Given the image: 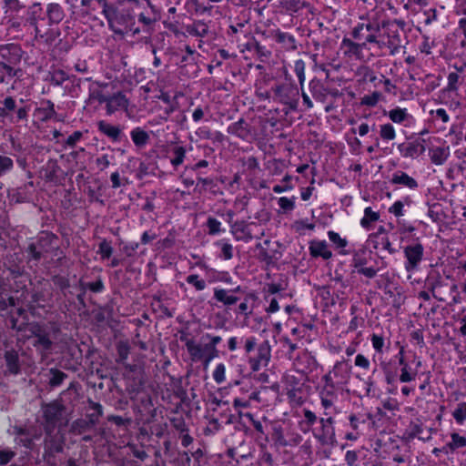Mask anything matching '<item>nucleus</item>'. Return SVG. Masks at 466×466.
I'll list each match as a JSON object with an SVG mask.
<instances>
[{"mask_svg":"<svg viewBox=\"0 0 466 466\" xmlns=\"http://www.w3.org/2000/svg\"><path fill=\"white\" fill-rule=\"evenodd\" d=\"M227 132L243 141H250L254 137L252 127L243 117L230 124Z\"/></svg>","mask_w":466,"mask_h":466,"instance_id":"f3484780","label":"nucleus"},{"mask_svg":"<svg viewBox=\"0 0 466 466\" xmlns=\"http://www.w3.org/2000/svg\"><path fill=\"white\" fill-rule=\"evenodd\" d=\"M269 36L278 44L281 45V47L285 51L293 52L298 48L295 36L288 32H282L279 29H276L269 32Z\"/></svg>","mask_w":466,"mask_h":466,"instance_id":"5701e85b","label":"nucleus"},{"mask_svg":"<svg viewBox=\"0 0 466 466\" xmlns=\"http://www.w3.org/2000/svg\"><path fill=\"white\" fill-rule=\"evenodd\" d=\"M186 31L193 36L205 37L209 32L208 25L203 20H196L186 26Z\"/></svg>","mask_w":466,"mask_h":466,"instance_id":"58836bf2","label":"nucleus"},{"mask_svg":"<svg viewBox=\"0 0 466 466\" xmlns=\"http://www.w3.org/2000/svg\"><path fill=\"white\" fill-rule=\"evenodd\" d=\"M342 46L348 47L346 54L355 56H360L362 49L367 48V43L364 41L363 43H355L349 38H343Z\"/></svg>","mask_w":466,"mask_h":466,"instance_id":"a18cd8bd","label":"nucleus"},{"mask_svg":"<svg viewBox=\"0 0 466 466\" xmlns=\"http://www.w3.org/2000/svg\"><path fill=\"white\" fill-rule=\"evenodd\" d=\"M60 167L56 159H49L45 166V177L48 181L56 180Z\"/></svg>","mask_w":466,"mask_h":466,"instance_id":"49530a36","label":"nucleus"},{"mask_svg":"<svg viewBox=\"0 0 466 466\" xmlns=\"http://www.w3.org/2000/svg\"><path fill=\"white\" fill-rule=\"evenodd\" d=\"M424 142V139L404 142L398 145V150L402 157L416 158L425 152L426 147Z\"/></svg>","mask_w":466,"mask_h":466,"instance_id":"aec40b11","label":"nucleus"},{"mask_svg":"<svg viewBox=\"0 0 466 466\" xmlns=\"http://www.w3.org/2000/svg\"><path fill=\"white\" fill-rule=\"evenodd\" d=\"M371 242L374 249L381 248L387 250L390 254L396 253V249L392 247V244L387 236H382L379 238H371Z\"/></svg>","mask_w":466,"mask_h":466,"instance_id":"09e8293b","label":"nucleus"},{"mask_svg":"<svg viewBox=\"0 0 466 466\" xmlns=\"http://www.w3.org/2000/svg\"><path fill=\"white\" fill-rule=\"evenodd\" d=\"M410 438H418L422 441H429L432 438V434L436 431L432 428L425 427L421 422H410L409 429Z\"/></svg>","mask_w":466,"mask_h":466,"instance_id":"a878e982","label":"nucleus"},{"mask_svg":"<svg viewBox=\"0 0 466 466\" xmlns=\"http://www.w3.org/2000/svg\"><path fill=\"white\" fill-rule=\"evenodd\" d=\"M34 116L40 122H47L51 119H56L57 113L55 109V104L49 99L43 100L41 106L35 109Z\"/></svg>","mask_w":466,"mask_h":466,"instance_id":"393cba45","label":"nucleus"},{"mask_svg":"<svg viewBox=\"0 0 466 466\" xmlns=\"http://www.w3.org/2000/svg\"><path fill=\"white\" fill-rule=\"evenodd\" d=\"M105 104L106 115L111 116L120 109H126L128 106V100L122 92H117L112 96H107Z\"/></svg>","mask_w":466,"mask_h":466,"instance_id":"b1692460","label":"nucleus"},{"mask_svg":"<svg viewBox=\"0 0 466 466\" xmlns=\"http://www.w3.org/2000/svg\"><path fill=\"white\" fill-rule=\"evenodd\" d=\"M15 441L16 444L25 449L40 453V447L35 444V441L39 440L42 433L35 428H25L22 426H15L13 428Z\"/></svg>","mask_w":466,"mask_h":466,"instance_id":"9b49d317","label":"nucleus"},{"mask_svg":"<svg viewBox=\"0 0 466 466\" xmlns=\"http://www.w3.org/2000/svg\"><path fill=\"white\" fill-rule=\"evenodd\" d=\"M2 105V110L4 112L3 117H10L11 114L17 108L16 101L11 96H5Z\"/></svg>","mask_w":466,"mask_h":466,"instance_id":"680f3d73","label":"nucleus"},{"mask_svg":"<svg viewBox=\"0 0 466 466\" xmlns=\"http://www.w3.org/2000/svg\"><path fill=\"white\" fill-rule=\"evenodd\" d=\"M270 345L268 340L263 341L258 347L257 356L250 358L248 363L253 371H258L261 367L268 365L270 360Z\"/></svg>","mask_w":466,"mask_h":466,"instance_id":"412c9836","label":"nucleus"},{"mask_svg":"<svg viewBox=\"0 0 466 466\" xmlns=\"http://www.w3.org/2000/svg\"><path fill=\"white\" fill-rule=\"evenodd\" d=\"M24 53L21 46L18 44L0 45V58L7 64H20Z\"/></svg>","mask_w":466,"mask_h":466,"instance_id":"a211bd4d","label":"nucleus"},{"mask_svg":"<svg viewBox=\"0 0 466 466\" xmlns=\"http://www.w3.org/2000/svg\"><path fill=\"white\" fill-rule=\"evenodd\" d=\"M140 6L139 0H116L106 16L109 28L116 34H123L135 23V9Z\"/></svg>","mask_w":466,"mask_h":466,"instance_id":"f257e3e1","label":"nucleus"},{"mask_svg":"<svg viewBox=\"0 0 466 466\" xmlns=\"http://www.w3.org/2000/svg\"><path fill=\"white\" fill-rule=\"evenodd\" d=\"M82 290L89 289L94 293H102L105 290V285L101 277H98L94 282H79Z\"/></svg>","mask_w":466,"mask_h":466,"instance_id":"4d7b16f0","label":"nucleus"},{"mask_svg":"<svg viewBox=\"0 0 466 466\" xmlns=\"http://www.w3.org/2000/svg\"><path fill=\"white\" fill-rule=\"evenodd\" d=\"M338 413L327 410L320 413L319 425L312 429V435L320 445L334 447L337 444L335 415Z\"/></svg>","mask_w":466,"mask_h":466,"instance_id":"39448f33","label":"nucleus"},{"mask_svg":"<svg viewBox=\"0 0 466 466\" xmlns=\"http://www.w3.org/2000/svg\"><path fill=\"white\" fill-rule=\"evenodd\" d=\"M103 415V407L100 403L95 402L92 400H88V407L86 411V419L89 423L96 426L100 417Z\"/></svg>","mask_w":466,"mask_h":466,"instance_id":"a19ab883","label":"nucleus"},{"mask_svg":"<svg viewBox=\"0 0 466 466\" xmlns=\"http://www.w3.org/2000/svg\"><path fill=\"white\" fill-rule=\"evenodd\" d=\"M46 25L48 29L58 25L66 16L64 8L57 3H49L46 7Z\"/></svg>","mask_w":466,"mask_h":466,"instance_id":"4be33fe9","label":"nucleus"},{"mask_svg":"<svg viewBox=\"0 0 466 466\" xmlns=\"http://www.w3.org/2000/svg\"><path fill=\"white\" fill-rule=\"evenodd\" d=\"M349 425L353 431H361L362 426L366 424L367 419L362 414L351 413L348 417Z\"/></svg>","mask_w":466,"mask_h":466,"instance_id":"6e6d98bb","label":"nucleus"},{"mask_svg":"<svg viewBox=\"0 0 466 466\" xmlns=\"http://www.w3.org/2000/svg\"><path fill=\"white\" fill-rule=\"evenodd\" d=\"M247 49L254 51L261 62L268 60L272 55L271 51L267 46L261 45L256 39H252L247 44Z\"/></svg>","mask_w":466,"mask_h":466,"instance_id":"ea45409f","label":"nucleus"},{"mask_svg":"<svg viewBox=\"0 0 466 466\" xmlns=\"http://www.w3.org/2000/svg\"><path fill=\"white\" fill-rule=\"evenodd\" d=\"M171 153L173 157L170 159V163L174 167H177L184 162L187 150L184 147L177 145L172 147Z\"/></svg>","mask_w":466,"mask_h":466,"instance_id":"3c124183","label":"nucleus"},{"mask_svg":"<svg viewBox=\"0 0 466 466\" xmlns=\"http://www.w3.org/2000/svg\"><path fill=\"white\" fill-rule=\"evenodd\" d=\"M273 101L283 105V112L288 115L298 110L299 104V89L292 82L277 83L271 87Z\"/></svg>","mask_w":466,"mask_h":466,"instance_id":"20e7f679","label":"nucleus"},{"mask_svg":"<svg viewBox=\"0 0 466 466\" xmlns=\"http://www.w3.org/2000/svg\"><path fill=\"white\" fill-rule=\"evenodd\" d=\"M54 290L49 280L42 279L34 289L29 308L35 305L38 308L51 307L53 303Z\"/></svg>","mask_w":466,"mask_h":466,"instance_id":"f8f14e48","label":"nucleus"},{"mask_svg":"<svg viewBox=\"0 0 466 466\" xmlns=\"http://www.w3.org/2000/svg\"><path fill=\"white\" fill-rule=\"evenodd\" d=\"M97 130L112 142L117 143L127 140V137L123 132V128L119 125H112L106 120H100L96 123Z\"/></svg>","mask_w":466,"mask_h":466,"instance_id":"6ab92c4d","label":"nucleus"},{"mask_svg":"<svg viewBox=\"0 0 466 466\" xmlns=\"http://www.w3.org/2000/svg\"><path fill=\"white\" fill-rule=\"evenodd\" d=\"M5 360L9 373L16 375L20 372V362L18 352L15 350H6L5 352Z\"/></svg>","mask_w":466,"mask_h":466,"instance_id":"e433bc0d","label":"nucleus"},{"mask_svg":"<svg viewBox=\"0 0 466 466\" xmlns=\"http://www.w3.org/2000/svg\"><path fill=\"white\" fill-rule=\"evenodd\" d=\"M106 97L107 96L100 88H96L93 86H89L88 102L97 101L99 104H103L106 101Z\"/></svg>","mask_w":466,"mask_h":466,"instance_id":"338daca9","label":"nucleus"},{"mask_svg":"<svg viewBox=\"0 0 466 466\" xmlns=\"http://www.w3.org/2000/svg\"><path fill=\"white\" fill-rule=\"evenodd\" d=\"M317 391L323 410L339 412V409L336 406V403L342 391V387L340 382L334 380L331 372H328L321 377L320 382L317 387Z\"/></svg>","mask_w":466,"mask_h":466,"instance_id":"7ed1b4c3","label":"nucleus"},{"mask_svg":"<svg viewBox=\"0 0 466 466\" xmlns=\"http://www.w3.org/2000/svg\"><path fill=\"white\" fill-rule=\"evenodd\" d=\"M399 364L400 366V373L399 375V381L402 383L411 382L416 379L417 370L412 369L404 360L401 355L399 360Z\"/></svg>","mask_w":466,"mask_h":466,"instance_id":"f704fd0d","label":"nucleus"},{"mask_svg":"<svg viewBox=\"0 0 466 466\" xmlns=\"http://www.w3.org/2000/svg\"><path fill=\"white\" fill-rule=\"evenodd\" d=\"M242 293H244V287L242 286H237L229 289L215 288L213 299L221 303L226 309H230L242 299Z\"/></svg>","mask_w":466,"mask_h":466,"instance_id":"2eb2a0df","label":"nucleus"},{"mask_svg":"<svg viewBox=\"0 0 466 466\" xmlns=\"http://www.w3.org/2000/svg\"><path fill=\"white\" fill-rule=\"evenodd\" d=\"M381 368L388 385L394 386L399 380L398 369H392L390 364L382 363Z\"/></svg>","mask_w":466,"mask_h":466,"instance_id":"603ef678","label":"nucleus"},{"mask_svg":"<svg viewBox=\"0 0 466 466\" xmlns=\"http://www.w3.org/2000/svg\"><path fill=\"white\" fill-rule=\"evenodd\" d=\"M44 431H62L67 425L68 420L66 415V407L59 400L45 403L41 407Z\"/></svg>","mask_w":466,"mask_h":466,"instance_id":"423d86ee","label":"nucleus"},{"mask_svg":"<svg viewBox=\"0 0 466 466\" xmlns=\"http://www.w3.org/2000/svg\"><path fill=\"white\" fill-rule=\"evenodd\" d=\"M28 21L35 32V36L46 38V41L54 40L57 34L48 29L46 25V11L39 3L33 4L28 12Z\"/></svg>","mask_w":466,"mask_h":466,"instance_id":"9d476101","label":"nucleus"},{"mask_svg":"<svg viewBox=\"0 0 466 466\" xmlns=\"http://www.w3.org/2000/svg\"><path fill=\"white\" fill-rule=\"evenodd\" d=\"M450 155L449 147H437L430 149L431 160L435 165H442Z\"/></svg>","mask_w":466,"mask_h":466,"instance_id":"c03bdc74","label":"nucleus"},{"mask_svg":"<svg viewBox=\"0 0 466 466\" xmlns=\"http://www.w3.org/2000/svg\"><path fill=\"white\" fill-rule=\"evenodd\" d=\"M117 359L118 363H125L130 353V346L127 341L120 340L116 344Z\"/></svg>","mask_w":466,"mask_h":466,"instance_id":"13d9d810","label":"nucleus"},{"mask_svg":"<svg viewBox=\"0 0 466 466\" xmlns=\"http://www.w3.org/2000/svg\"><path fill=\"white\" fill-rule=\"evenodd\" d=\"M309 254L312 258H322L327 260L332 257V252L325 240H311L309 246Z\"/></svg>","mask_w":466,"mask_h":466,"instance_id":"cd10ccee","label":"nucleus"},{"mask_svg":"<svg viewBox=\"0 0 466 466\" xmlns=\"http://www.w3.org/2000/svg\"><path fill=\"white\" fill-rule=\"evenodd\" d=\"M406 23L402 19H385L381 21L383 36L387 37V46L391 54L398 53L402 46L401 32Z\"/></svg>","mask_w":466,"mask_h":466,"instance_id":"1a4fd4ad","label":"nucleus"},{"mask_svg":"<svg viewBox=\"0 0 466 466\" xmlns=\"http://www.w3.org/2000/svg\"><path fill=\"white\" fill-rule=\"evenodd\" d=\"M206 227L208 228V234L210 236H216L225 231V229L221 228V222L213 217L207 218Z\"/></svg>","mask_w":466,"mask_h":466,"instance_id":"052dcab7","label":"nucleus"},{"mask_svg":"<svg viewBox=\"0 0 466 466\" xmlns=\"http://www.w3.org/2000/svg\"><path fill=\"white\" fill-rule=\"evenodd\" d=\"M248 226L249 225L244 220H238L231 224L230 232L236 240H241L246 243L252 240L253 236Z\"/></svg>","mask_w":466,"mask_h":466,"instance_id":"bb28decb","label":"nucleus"},{"mask_svg":"<svg viewBox=\"0 0 466 466\" xmlns=\"http://www.w3.org/2000/svg\"><path fill=\"white\" fill-rule=\"evenodd\" d=\"M388 116L390 119L396 124H401L410 117L407 109L400 107H396L390 110Z\"/></svg>","mask_w":466,"mask_h":466,"instance_id":"864d4df0","label":"nucleus"},{"mask_svg":"<svg viewBox=\"0 0 466 466\" xmlns=\"http://www.w3.org/2000/svg\"><path fill=\"white\" fill-rule=\"evenodd\" d=\"M304 382L300 379L293 376H287V397L291 404L302 405L304 398L302 395V387Z\"/></svg>","mask_w":466,"mask_h":466,"instance_id":"dca6fc26","label":"nucleus"},{"mask_svg":"<svg viewBox=\"0 0 466 466\" xmlns=\"http://www.w3.org/2000/svg\"><path fill=\"white\" fill-rule=\"evenodd\" d=\"M380 137L384 141H390L396 137V131L390 123L380 126Z\"/></svg>","mask_w":466,"mask_h":466,"instance_id":"e2e57ef3","label":"nucleus"},{"mask_svg":"<svg viewBox=\"0 0 466 466\" xmlns=\"http://www.w3.org/2000/svg\"><path fill=\"white\" fill-rule=\"evenodd\" d=\"M94 427L87 419H77L71 425V431L75 434H82Z\"/></svg>","mask_w":466,"mask_h":466,"instance_id":"5fc2aeb1","label":"nucleus"},{"mask_svg":"<svg viewBox=\"0 0 466 466\" xmlns=\"http://www.w3.org/2000/svg\"><path fill=\"white\" fill-rule=\"evenodd\" d=\"M445 445L449 454L459 452L461 450L466 448V437L458 432H451V441Z\"/></svg>","mask_w":466,"mask_h":466,"instance_id":"c9c22d12","label":"nucleus"},{"mask_svg":"<svg viewBox=\"0 0 466 466\" xmlns=\"http://www.w3.org/2000/svg\"><path fill=\"white\" fill-rule=\"evenodd\" d=\"M452 416L458 424H462L466 420V402L459 403Z\"/></svg>","mask_w":466,"mask_h":466,"instance_id":"774afa93","label":"nucleus"},{"mask_svg":"<svg viewBox=\"0 0 466 466\" xmlns=\"http://www.w3.org/2000/svg\"><path fill=\"white\" fill-rule=\"evenodd\" d=\"M351 371V366L347 361H337L332 369L329 372H331V376L337 380L336 382H340V385L346 382L350 379V374Z\"/></svg>","mask_w":466,"mask_h":466,"instance_id":"c756f323","label":"nucleus"},{"mask_svg":"<svg viewBox=\"0 0 466 466\" xmlns=\"http://www.w3.org/2000/svg\"><path fill=\"white\" fill-rule=\"evenodd\" d=\"M187 350L193 360H204V350L200 344L196 343L194 340L187 341Z\"/></svg>","mask_w":466,"mask_h":466,"instance_id":"8fccbe9b","label":"nucleus"},{"mask_svg":"<svg viewBox=\"0 0 466 466\" xmlns=\"http://www.w3.org/2000/svg\"><path fill=\"white\" fill-rule=\"evenodd\" d=\"M390 183L393 185H400L410 189H416L419 186L417 180L404 171L395 172L392 175Z\"/></svg>","mask_w":466,"mask_h":466,"instance_id":"2f4dec72","label":"nucleus"},{"mask_svg":"<svg viewBox=\"0 0 466 466\" xmlns=\"http://www.w3.org/2000/svg\"><path fill=\"white\" fill-rule=\"evenodd\" d=\"M130 137L138 149L144 148L150 140L149 134L140 127H137L130 131Z\"/></svg>","mask_w":466,"mask_h":466,"instance_id":"473e14b6","label":"nucleus"},{"mask_svg":"<svg viewBox=\"0 0 466 466\" xmlns=\"http://www.w3.org/2000/svg\"><path fill=\"white\" fill-rule=\"evenodd\" d=\"M8 198L11 202L20 204L29 202L31 199V194L28 191L27 186L13 188L8 192Z\"/></svg>","mask_w":466,"mask_h":466,"instance_id":"72a5a7b5","label":"nucleus"},{"mask_svg":"<svg viewBox=\"0 0 466 466\" xmlns=\"http://www.w3.org/2000/svg\"><path fill=\"white\" fill-rule=\"evenodd\" d=\"M66 435L62 431H44L42 460L49 466H56V454L64 451Z\"/></svg>","mask_w":466,"mask_h":466,"instance_id":"0eeeda50","label":"nucleus"},{"mask_svg":"<svg viewBox=\"0 0 466 466\" xmlns=\"http://www.w3.org/2000/svg\"><path fill=\"white\" fill-rule=\"evenodd\" d=\"M57 241L58 237L56 234L44 231L35 241L27 246L26 253L30 259L39 261L45 254L59 250Z\"/></svg>","mask_w":466,"mask_h":466,"instance_id":"6e6552de","label":"nucleus"},{"mask_svg":"<svg viewBox=\"0 0 466 466\" xmlns=\"http://www.w3.org/2000/svg\"><path fill=\"white\" fill-rule=\"evenodd\" d=\"M380 218L378 212L372 210L370 207L364 209V217L360 220V225L364 228H369L371 222H375Z\"/></svg>","mask_w":466,"mask_h":466,"instance_id":"0e129e2a","label":"nucleus"},{"mask_svg":"<svg viewBox=\"0 0 466 466\" xmlns=\"http://www.w3.org/2000/svg\"><path fill=\"white\" fill-rule=\"evenodd\" d=\"M25 292L19 296H10L0 300V310H10V328L16 331H24L30 325L28 323L27 311L25 309Z\"/></svg>","mask_w":466,"mask_h":466,"instance_id":"f03ea898","label":"nucleus"},{"mask_svg":"<svg viewBox=\"0 0 466 466\" xmlns=\"http://www.w3.org/2000/svg\"><path fill=\"white\" fill-rule=\"evenodd\" d=\"M403 254L405 258L404 268L406 271L410 273L418 271L420 265L423 260V245L419 241L406 245L403 248Z\"/></svg>","mask_w":466,"mask_h":466,"instance_id":"ddd939ff","label":"nucleus"},{"mask_svg":"<svg viewBox=\"0 0 466 466\" xmlns=\"http://www.w3.org/2000/svg\"><path fill=\"white\" fill-rule=\"evenodd\" d=\"M241 298L242 299L238 301L239 304L235 312L248 318L253 312V307L248 305L249 301L257 299V296L255 293L248 291L247 288L244 287V293H242Z\"/></svg>","mask_w":466,"mask_h":466,"instance_id":"c85d7f7f","label":"nucleus"},{"mask_svg":"<svg viewBox=\"0 0 466 466\" xmlns=\"http://www.w3.org/2000/svg\"><path fill=\"white\" fill-rule=\"evenodd\" d=\"M315 364V360L309 356L307 352H302L299 354L295 359L293 365L296 370L301 374V376L306 375L309 371L311 370V366Z\"/></svg>","mask_w":466,"mask_h":466,"instance_id":"7c9ffc66","label":"nucleus"},{"mask_svg":"<svg viewBox=\"0 0 466 466\" xmlns=\"http://www.w3.org/2000/svg\"><path fill=\"white\" fill-rule=\"evenodd\" d=\"M366 255L367 252L365 249H360L354 252L350 264V266L354 268V271L358 272L359 269L364 268L367 265L368 258Z\"/></svg>","mask_w":466,"mask_h":466,"instance_id":"de8ad7c7","label":"nucleus"},{"mask_svg":"<svg viewBox=\"0 0 466 466\" xmlns=\"http://www.w3.org/2000/svg\"><path fill=\"white\" fill-rule=\"evenodd\" d=\"M217 244L219 245L221 248L220 254H219L220 258H222L224 260H229L233 258L234 248L230 243L222 239V240L218 241Z\"/></svg>","mask_w":466,"mask_h":466,"instance_id":"69168bd1","label":"nucleus"},{"mask_svg":"<svg viewBox=\"0 0 466 466\" xmlns=\"http://www.w3.org/2000/svg\"><path fill=\"white\" fill-rule=\"evenodd\" d=\"M49 380L48 383L51 387H58L60 386L64 380L67 378V374L57 370V369H50L49 370Z\"/></svg>","mask_w":466,"mask_h":466,"instance_id":"bf43d9fd","label":"nucleus"},{"mask_svg":"<svg viewBox=\"0 0 466 466\" xmlns=\"http://www.w3.org/2000/svg\"><path fill=\"white\" fill-rule=\"evenodd\" d=\"M312 96L319 101H324L327 96V88L319 79L314 78L309 84Z\"/></svg>","mask_w":466,"mask_h":466,"instance_id":"37998d69","label":"nucleus"},{"mask_svg":"<svg viewBox=\"0 0 466 466\" xmlns=\"http://www.w3.org/2000/svg\"><path fill=\"white\" fill-rule=\"evenodd\" d=\"M363 24V26H364V31H366L368 34L367 35L365 36V42L367 44H376L378 45L379 46H380V42L377 39V34L380 31L381 29V22H377V23H371V22H369L367 24Z\"/></svg>","mask_w":466,"mask_h":466,"instance_id":"4c0bfd02","label":"nucleus"},{"mask_svg":"<svg viewBox=\"0 0 466 466\" xmlns=\"http://www.w3.org/2000/svg\"><path fill=\"white\" fill-rule=\"evenodd\" d=\"M29 330L35 338L34 346L44 351L50 350L53 345L51 339V329L47 325L40 323H31Z\"/></svg>","mask_w":466,"mask_h":466,"instance_id":"4468645a","label":"nucleus"},{"mask_svg":"<svg viewBox=\"0 0 466 466\" xmlns=\"http://www.w3.org/2000/svg\"><path fill=\"white\" fill-rule=\"evenodd\" d=\"M198 186L202 185V190H208L213 196H219L223 194V191L219 188L218 182L213 177H202L198 176Z\"/></svg>","mask_w":466,"mask_h":466,"instance_id":"79ce46f5","label":"nucleus"}]
</instances>
